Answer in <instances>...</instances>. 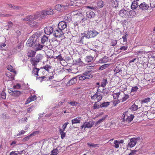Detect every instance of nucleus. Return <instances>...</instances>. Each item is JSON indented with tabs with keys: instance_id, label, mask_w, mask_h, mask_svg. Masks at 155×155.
Segmentation results:
<instances>
[{
	"instance_id": "f257e3e1",
	"label": "nucleus",
	"mask_w": 155,
	"mask_h": 155,
	"mask_svg": "<svg viewBox=\"0 0 155 155\" xmlns=\"http://www.w3.org/2000/svg\"><path fill=\"white\" fill-rule=\"evenodd\" d=\"M98 34L99 33L95 30H89L85 32L84 36L87 38H89L94 37Z\"/></svg>"
},
{
	"instance_id": "f03ea898",
	"label": "nucleus",
	"mask_w": 155,
	"mask_h": 155,
	"mask_svg": "<svg viewBox=\"0 0 155 155\" xmlns=\"http://www.w3.org/2000/svg\"><path fill=\"white\" fill-rule=\"evenodd\" d=\"M91 71H86L81 74L78 76L79 77V80L81 81L84 80L92 78L93 75L91 73Z\"/></svg>"
},
{
	"instance_id": "7ed1b4c3",
	"label": "nucleus",
	"mask_w": 155,
	"mask_h": 155,
	"mask_svg": "<svg viewBox=\"0 0 155 155\" xmlns=\"http://www.w3.org/2000/svg\"><path fill=\"white\" fill-rule=\"evenodd\" d=\"M43 56L42 55L38 54L35 58H32L30 59V61L32 65L35 67L37 66L38 62L42 59Z\"/></svg>"
},
{
	"instance_id": "20e7f679",
	"label": "nucleus",
	"mask_w": 155,
	"mask_h": 155,
	"mask_svg": "<svg viewBox=\"0 0 155 155\" xmlns=\"http://www.w3.org/2000/svg\"><path fill=\"white\" fill-rule=\"evenodd\" d=\"M39 41V39L37 37L36 38L34 35H33L32 37H31L30 39L27 41V46L29 47H32L35 45L36 42H38Z\"/></svg>"
},
{
	"instance_id": "39448f33",
	"label": "nucleus",
	"mask_w": 155,
	"mask_h": 155,
	"mask_svg": "<svg viewBox=\"0 0 155 155\" xmlns=\"http://www.w3.org/2000/svg\"><path fill=\"white\" fill-rule=\"evenodd\" d=\"M41 15L39 12H37L34 15H30L27 16L25 18H23V20L25 21H31L33 20H39V17Z\"/></svg>"
},
{
	"instance_id": "423d86ee",
	"label": "nucleus",
	"mask_w": 155,
	"mask_h": 155,
	"mask_svg": "<svg viewBox=\"0 0 155 155\" xmlns=\"http://www.w3.org/2000/svg\"><path fill=\"white\" fill-rule=\"evenodd\" d=\"M41 15L39 17L38 20H40L41 18H43L45 16L48 15H52L53 14V10L51 9H49L46 10L42 11L41 14L39 13Z\"/></svg>"
},
{
	"instance_id": "0eeeda50",
	"label": "nucleus",
	"mask_w": 155,
	"mask_h": 155,
	"mask_svg": "<svg viewBox=\"0 0 155 155\" xmlns=\"http://www.w3.org/2000/svg\"><path fill=\"white\" fill-rule=\"evenodd\" d=\"M127 112H125L122 115L123 121L124 122L129 123L133 120L134 116L132 114H130L128 116L127 115Z\"/></svg>"
},
{
	"instance_id": "6e6552de",
	"label": "nucleus",
	"mask_w": 155,
	"mask_h": 155,
	"mask_svg": "<svg viewBox=\"0 0 155 155\" xmlns=\"http://www.w3.org/2000/svg\"><path fill=\"white\" fill-rule=\"evenodd\" d=\"M94 123V121L92 120L88 122H86L84 123L83 125L81 126V128L82 129L83 128H84V129L86 128H91L93 126Z\"/></svg>"
},
{
	"instance_id": "1a4fd4ad",
	"label": "nucleus",
	"mask_w": 155,
	"mask_h": 155,
	"mask_svg": "<svg viewBox=\"0 0 155 155\" xmlns=\"http://www.w3.org/2000/svg\"><path fill=\"white\" fill-rule=\"evenodd\" d=\"M67 23L64 21H61L59 22L58 25L59 29L61 30H65L66 31L67 30Z\"/></svg>"
},
{
	"instance_id": "9d476101",
	"label": "nucleus",
	"mask_w": 155,
	"mask_h": 155,
	"mask_svg": "<svg viewBox=\"0 0 155 155\" xmlns=\"http://www.w3.org/2000/svg\"><path fill=\"white\" fill-rule=\"evenodd\" d=\"M139 138L137 137L133 138L130 139V141L128 143V145L130 147H134L136 145L137 140H139Z\"/></svg>"
},
{
	"instance_id": "9b49d317",
	"label": "nucleus",
	"mask_w": 155,
	"mask_h": 155,
	"mask_svg": "<svg viewBox=\"0 0 155 155\" xmlns=\"http://www.w3.org/2000/svg\"><path fill=\"white\" fill-rule=\"evenodd\" d=\"M53 28L52 27L47 26L45 28V34L50 35L53 32Z\"/></svg>"
},
{
	"instance_id": "f8f14e48",
	"label": "nucleus",
	"mask_w": 155,
	"mask_h": 155,
	"mask_svg": "<svg viewBox=\"0 0 155 155\" xmlns=\"http://www.w3.org/2000/svg\"><path fill=\"white\" fill-rule=\"evenodd\" d=\"M63 31L59 29L56 30L54 31V35L55 37H60L62 36L63 34Z\"/></svg>"
},
{
	"instance_id": "ddd939ff",
	"label": "nucleus",
	"mask_w": 155,
	"mask_h": 155,
	"mask_svg": "<svg viewBox=\"0 0 155 155\" xmlns=\"http://www.w3.org/2000/svg\"><path fill=\"white\" fill-rule=\"evenodd\" d=\"M36 42L34 47V49L36 51L41 50L43 48V46Z\"/></svg>"
},
{
	"instance_id": "4468645a",
	"label": "nucleus",
	"mask_w": 155,
	"mask_h": 155,
	"mask_svg": "<svg viewBox=\"0 0 155 155\" xmlns=\"http://www.w3.org/2000/svg\"><path fill=\"white\" fill-rule=\"evenodd\" d=\"M9 90L11 91V92H9V93L15 97H18L21 94V92L15 90L12 91L11 90Z\"/></svg>"
},
{
	"instance_id": "2eb2a0df",
	"label": "nucleus",
	"mask_w": 155,
	"mask_h": 155,
	"mask_svg": "<svg viewBox=\"0 0 155 155\" xmlns=\"http://www.w3.org/2000/svg\"><path fill=\"white\" fill-rule=\"evenodd\" d=\"M140 8L143 10L147 9L149 7V5L145 2H143L139 5Z\"/></svg>"
},
{
	"instance_id": "dca6fc26",
	"label": "nucleus",
	"mask_w": 155,
	"mask_h": 155,
	"mask_svg": "<svg viewBox=\"0 0 155 155\" xmlns=\"http://www.w3.org/2000/svg\"><path fill=\"white\" fill-rule=\"evenodd\" d=\"M86 16L88 18H93L95 16V14L93 12L89 11L86 12Z\"/></svg>"
},
{
	"instance_id": "f3484780",
	"label": "nucleus",
	"mask_w": 155,
	"mask_h": 155,
	"mask_svg": "<svg viewBox=\"0 0 155 155\" xmlns=\"http://www.w3.org/2000/svg\"><path fill=\"white\" fill-rule=\"evenodd\" d=\"M128 47L127 45H124L123 44L120 46V48L118 50V51L119 53H120L122 51L127 50L128 49Z\"/></svg>"
},
{
	"instance_id": "a211bd4d",
	"label": "nucleus",
	"mask_w": 155,
	"mask_h": 155,
	"mask_svg": "<svg viewBox=\"0 0 155 155\" xmlns=\"http://www.w3.org/2000/svg\"><path fill=\"white\" fill-rule=\"evenodd\" d=\"M77 79L75 77L72 78L67 83L68 85H71L75 84L77 82Z\"/></svg>"
},
{
	"instance_id": "6ab92c4d",
	"label": "nucleus",
	"mask_w": 155,
	"mask_h": 155,
	"mask_svg": "<svg viewBox=\"0 0 155 155\" xmlns=\"http://www.w3.org/2000/svg\"><path fill=\"white\" fill-rule=\"evenodd\" d=\"M81 117H78L76 118L73 119L72 121V124L80 123L81 120Z\"/></svg>"
},
{
	"instance_id": "aec40b11",
	"label": "nucleus",
	"mask_w": 155,
	"mask_h": 155,
	"mask_svg": "<svg viewBox=\"0 0 155 155\" xmlns=\"http://www.w3.org/2000/svg\"><path fill=\"white\" fill-rule=\"evenodd\" d=\"M113 96L114 99H120L121 97H122V94H120V92L115 93L113 94Z\"/></svg>"
},
{
	"instance_id": "412c9836",
	"label": "nucleus",
	"mask_w": 155,
	"mask_h": 155,
	"mask_svg": "<svg viewBox=\"0 0 155 155\" xmlns=\"http://www.w3.org/2000/svg\"><path fill=\"white\" fill-rule=\"evenodd\" d=\"M138 3L137 2L133 1L131 4V8L132 10L135 9L138 7Z\"/></svg>"
},
{
	"instance_id": "4be33fe9",
	"label": "nucleus",
	"mask_w": 155,
	"mask_h": 155,
	"mask_svg": "<svg viewBox=\"0 0 155 155\" xmlns=\"http://www.w3.org/2000/svg\"><path fill=\"white\" fill-rule=\"evenodd\" d=\"M37 98V97L36 95H34L33 96H31L30 97H29L28 100H27L26 102V104H27L30 102L31 101H34Z\"/></svg>"
},
{
	"instance_id": "5701e85b",
	"label": "nucleus",
	"mask_w": 155,
	"mask_h": 155,
	"mask_svg": "<svg viewBox=\"0 0 155 155\" xmlns=\"http://www.w3.org/2000/svg\"><path fill=\"white\" fill-rule=\"evenodd\" d=\"M120 15L122 17H125L127 14V11L124 9H123L120 10L119 12Z\"/></svg>"
},
{
	"instance_id": "b1692460",
	"label": "nucleus",
	"mask_w": 155,
	"mask_h": 155,
	"mask_svg": "<svg viewBox=\"0 0 155 155\" xmlns=\"http://www.w3.org/2000/svg\"><path fill=\"white\" fill-rule=\"evenodd\" d=\"M93 59V58L91 56H87L84 58L85 62L87 63L91 62L92 61Z\"/></svg>"
},
{
	"instance_id": "393cba45",
	"label": "nucleus",
	"mask_w": 155,
	"mask_h": 155,
	"mask_svg": "<svg viewBox=\"0 0 155 155\" xmlns=\"http://www.w3.org/2000/svg\"><path fill=\"white\" fill-rule=\"evenodd\" d=\"M39 79L40 81L41 82H42V81H48V78H47L45 76H43V77H37L36 78V79L38 80Z\"/></svg>"
},
{
	"instance_id": "a878e982",
	"label": "nucleus",
	"mask_w": 155,
	"mask_h": 155,
	"mask_svg": "<svg viewBox=\"0 0 155 155\" xmlns=\"http://www.w3.org/2000/svg\"><path fill=\"white\" fill-rule=\"evenodd\" d=\"M39 69L36 68H34L33 69L32 71V74L35 75H38V72L39 71Z\"/></svg>"
},
{
	"instance_id": "bb28decb",
	"label": "nucleus",
	"mask_w": 155,
	"mask_h": 155,
	"mask_svg": "<svg viewBox=\"0 0 155 155\" xmlns=\"http://www.w3.org/2000/svg\"><path fill=\"white\" fill-rule=\"evenodd\" d=\"M108 61V58L106 57H104L101 59H100L99 61V63H104L107 62Z\"/></svg>"
},
{
	"instance_id": "cd10ccee",
	"label": "nucleus",
	"mask_w": 155,
	"mask_h": 155,
	"mask_svg": "<svg viewBox=\"0 0 155 155\" xmlns=\"http://www.w3.org/2000/svg\"><path fill=\"white\" fill-rule=\"evenodd\" d=\"M59 132L61 134V137L62 139H63L65 136L66 133L64 132V131H63V130L61 129H60Z\"/></svg>"
},
{
	"instance_id": "c85d7f7f",
	"label": "nucleus",
	"mask_w": 155,
	"mask_h": 155,
	"mask_svg": "<svg viewBox=\"0 0 155 155\" xmlns=\"http://www.w3.org/2000/svg\"><path fill=\"white\" fill-rule=\"evenodd\" d=\"M87 145L88 147L90 148H95L96 147H99V144H95L93 143H87Z\"/></svg>"
},
{
	"instance_id": "c756f323",
	"label": "nucleus",
	"mask_w": 155,
	"mask_h": 155,
	"mask_svg": "<svg viewBox=\"0 0 155 155\" xmlns=\"http://www.w3.org/2000/svg\"><path fill=\"white\" fill-rule=\"evenodd\" d=\"M58 148H59V147H57L55 149L51 151V155H57L59 153L58 150Z\"/></svg>"
},
{
	"instance_id": "7c9ffc66",
	"label": "nucleus",
	"mask_w": 155,
	"mask_h": 155,
	"mask_svg": "<svg viewBox=\"0 0 155 155\" xmlns=\"http://www.w3.org/2000/svg\"><path fill=\"white\" fill-rule=\"evenodd\" d=\"M123 95H124V97H122L121 98H120V100L122 102L126 101L129 98V96L127 94H123Z\"/></svg>"
},
{
	"instance_id": "2f4dec72",
	"label": "nucleus",
	"mask_w": 155,
	"mask_h": 155,
	"mask_svg": "<svg viewBox=\"0 0 155 155\" xmlns=\"http://www.w3.org/2000/svg\"><path fill=\"white\" fill-rule=\"evenodd\" d=\"M107 116V115H106V116L104 117H102L101 118L100 120H99L97 122H96L95 123L96 125H99L104 120L106 117Z\"/></svg>"
},
{
	"instance_id": "473e14b6",
	"label": "nucleus",
	"mask_w": 155,
	"mask_h": 155,
	"mask_svg": "<svg viewBox=\"0 0 155 155\" xmlns=\"http://www.w3.org/2000/svg\"><path fill=\"white\" fill-rule=\"evenodd\" d=\"M104 5V2L102 0L99 1L97 3V5L98 7L100 8L103 7Z\"/></svg>"
},
{
	"instance_id": "72a5a7b5",
	"label": "nucleus",
	"mask_w": 155,
	"mask_h": 155,
	"mask_svg": "<svg viewBox=\"0 0 155 155\" xmlns=\"http://www.w3.org/2000/svg\"><path fill=\"white\" fill-rule=\"evenodd\" d=\"M107 83V81L106 79H103L101 82V86L102 87H105Z\"/></svg>"
},
{
	"instance_id": "f704fd0d",
	"label": "nucleus",
	"mask_w": 155,
	"mask_h": 155,
	"mask_svg": "<svg viewBox=\"0 0 155 155\" xmlns=\"http://www.w3.org/2000/svg\"><path fill=\"white\" fill-rule=\"evenodd\" d=\"M118 2L115 0L112 3V5L113 7L116 8L118 7Z\"/></svg>"
},
{
	"instance_id": "c9c22d12",
	"label": "nucleus",
	"mask_w": 155,
	"mask_h": 155,
	"mask_svg": "<svg viewBox=\"0 0 155 155\" xmlns=\"http://www.w3.org/2000/svg\"><path fill=\"white\" fill-rule=\"evenodd\" d=\"M48 40V37L45 35H44L42 37L41 41L42 43L44 44L45 42L47 41Z\"/></svg>"
},
{
	"instance_id": "e433bc0d",
	"label": "nucleus",
	"mask_w": 155,
	"mask_h": 155,
	"mask_svg": "<svg viewBox=\"0 0 155 155\" xmlns=\"http://www.w3.org/2000/svg\"><path fill=\"white\" fill-rule=\"evenodd\" d=\"M98 90H97V91L94 95L91 97V98L92 100L95 101L97 99L98 93Z\"/></svg>"
},
{
	"instance_id": "4c0bfd02",
	"label": "nucleus",
	"mask_w": 155,
	"mask_h": 155,
	"mask_svg": "<svg viewBox=\"0 0 155 155\" xmlns=\"http://www.w3.org/2000/svg\"><path fill=\"white\" fill-rule=\"evenodd\" d=\"M110 102H104L100 105V107L101 108L107 107L108 106Z\"/></svg>"
},
{
	"instance_id": "58836bf2",
	"label": "nucleus",
	"mask_w": 155,
	"mask_h": 155,
	"mask_svg": "<svg viewBox=\"0 0 155 155\" xmlns=\"http://www.w3.org/2000/svg\"><path fill=\"white\" fill-rule=\"evenodd\" d=\"M13 25V23L11 21H9L8 22V25L6 27H7L6 29L7 30H9L10 28L12 27Z\"/></svg>"
},
{
	"instance_id": "ea45409f",
	"label": "nucleus",
	"mask_w": 155,
	"mask_h": 155,
	"mask_svg": "<svg viewBox=\"0 0 155 155\" xmlns=\"http://www.w3.org/2000/svg\"><path fill=\"white\" fill-rule=\"evenodd\" d=\"M36 52L34 51H31L28 54V56L29 57H34L35 54Z\"/></svg>"
},
{
	"instance_id": "a19ab883",
	"label": "nucleus",
	"mask_w": 155,
	"mask_h": 155,
	"mask_svg": "<svg viewBox=\"0 0 155 155\" xmlns=\"http://www.w3.org/2000/svg\"><path fill=\"white\" fill-rule=\"evenodd\" d=\"M109 64H105L101 66L99 68V69L100 70H103L109 66Z\"/></svg>"
},
{
	"instance_id": "79ce46f5",
	"label": "nucleus",
	"mask_w": 155,
	"mask_h": 155,
	"mask_svg": "<svg viewBox=\"0 0 155 155\" xmlns=\"http://www.w3.org/2000/svg\"><path fill=\"white\" fill-rule=\"evenodd\" d=\"M79 37V38H78V40L76 42L78 43L83 44L84 36H82L81 37Z\"/></svg>"
},
{
	"instance_id": "37998d69",
	"label": "nucleus",
	"mask_w": 155,
	"mask_h": 155,
	"mask_svg": "<svg viewBox=\"0 0 155 155\" xmlns=\"http://www.w3.org/2000/svg\"><path fill=\"white\" fill-rule=\"evenodd\" d=\"M130 109L132 110H136L138 109V106L135 104H134L131 106Z\"/></svg>"
},
{
	"instance_id": "c03bdc74",
	"label": "nucleus",
	"mask_w": 155,
	"mask_h": 155,
	"mask_svg": "<svg viewBox=\"0 0 155 155\" xmlns=\"http://www.w3.org/2000/svg\"><path fill=\"white\" fill-rule=\"evenodd\" d=\"M64 19L65 21H71V16L70 15H66L64 17Z\"/></svg>"
},
{
	"instance_id": "a18cd8bd",
	"label": "nucleus",
	"mask_w": 155,
	"mask_h": 155,
	"mask_svg": "<svg viewBox=\"0 0 155 155\" xmlns=\"http://www.w3.org/2000/svg\"><path fill=\"white\" fill-rule=\"evenodd\" d=\"M135 14V11L133 10H131L129 12V14L128 15H130L132 16H134Z\"/></svg>"
},
{
	"instance_id": "49530a36",
	"label": "nucleus",
	"mask_w": 155,
	"mask_h": 155,
	"mask_svg": "<svg viewBox=\"0 0 155 155\" xmlns=\"http://www.w3.org/2000/svg\"><path fill=\"white\" fill-rule=\"evenodd\" d=\"M68 103L73 106H76L78 104V102L75 101H71L70 102H68Z\"/></svg>"
},
{
	"instance_id": "de8ad7c7",
	"label": "nucleus",
	"mask_w": 155,
	"mask_h": 155,
	"mask_svg": "<svg viewBox=\"0 0 155 155\" xmlns=\"http://www.w3.org/2000/svg\"><path fill=\"white\" fill-rule=\"evenodd\" d=\"M114 143L115 144L114 146L116 148H118L119 147V141L115 140L114 141Z\"/></svg>"
},
{
	"instance_id": "09e8293b",
	"label": "nucleus",
	"mask_w": 155,
	"mask_h": 155,
	"mask_svg": "<svg viewBox=\"0 0 155 155\" xmlns=\"http://www.w3.org/2000/svg\"><path fill=\"white\" fill-rule=\"evenodd\" d=\"M150 98L147 97L142 100L141 102H142V103H147V102L150 101Z\"/></svg>"
},
{
	"instance_id": "8fccbe9b",
	"label": "nucleus",
	"mask_w": 155,
	"mask_h": 155,
	"mask_svg": "<svg viewBox=\"0 0 155 155\" xmlns=\"http://www.w3.org/2000/svg\"><path fill=\"white\" fill-rule=\"evenodd\" d=\"M7 69L11 72H15V71L14 70L12 66L11 65H8L7 67Z\"/></svg>"
},
{
	"instance_id": "3c124183",
	"label": "nucleus",
	"mask_w": 155,
	"mask_h": 155,
	"mask_svg": "<svg viewBox=\"0 0 155 155\" xmlns=\"http://www.w3.org/2000/svg\"><path fill=\"white\" fill-rule=\"evenodd\" d=\"M51 68V67L49 65H46L43 67V68L48 71H49V69Z\"/></svg>"
},
{
	"instance_id": "603ef678",
	"label": "nucleus",
	"mask_w": 155,
	"mask_h": 155,
	"mask_svg": "<svg viewBox=\"0 0 155 155\" xmlns=\"http://www.w3.org/2000/svg\"><path fill=\"white\" fill-rule=\"evenodd\" d=\"M138 89V88L137 86H135L132 87L131 92H135L137 91Z\"/></svg>"
},
{
	"instance_id": "864d4df0",
	"label": "nucleus",
	"mask_w": 155,
	"mask_h": 155,
	"mask_svg": "<svg viewBox=\"0 0 155 155\" xmlns=\"http://www.w3.org/2000/svg\"><path fill=\"white\" fill-rule=\"evenodd\" d=\"M31 138V135H29L23 138L22 139V141L24 142L27 141L28 140Z\"/></svg>"
},
{
	"instance_id": "5fc2aeb1",
	"label": "nucleus",
	"mask_w": 155,
	"mask_h": 155,
	"mask_svg": "<svg viewBox=\"0 0 155 155\" xmlns=\"http://www.w3.org/2000/svg\"><path fill=\"white\" fill-rule=\"evenodd\" d=\"M122 71L121 68H119V67H117L115 69V72H116L115 74H117V73L121 72Z\"/></svg>"
},
{
	"instance_id": "6e6d98bb",
	"label": "nucleus",
	"mask_w": 155,
	"mask_h": 155,
	"mask_svg": "<svg viewBox=\"0 0 155 155\" xmlns=\"http://www.w3.org/2000/svg\"><path fill=\"white\" fill-rule=\"evenodd\" d=\"M117 43V41L116 40H113L111 43V45L112 46H115Z\"/></svg>"
},
{
	"instance_id": "4d7b16f0",
	"label": "nucleus",
	"mask_w": 155,
	"mask_h": 155,
	"mask_svg": "<svg viewBox=\"0 0 155 155\" xmlns=\"http://www.w3.org/2000/svg\"><path fill=\"white\" fill-rule=\"evenodd\" d=\"M22 45L21 44H19L16 48V50L18 52L20 51L21 50Z\"/></svg>"
},
{
	"instance_id": "13d9d810",
	"label": "nucleus",
	"mask_w": 155,
	"mask_h": 155,
	"mask_svg": "<svg viewBox=\"0 0 155 155\" xmlns=\"http://www.w3.org/2000/svg\"><path fill=\"white\" fill-rule=\"evenodd\" d=\"M103 97L100 94V93H98V97L97 98V101L99 102L102 99Z\"/></svg>"
},
{
	"instance_id": "bf43d9fd",
	"label": "nucleus",
	"mask_w": 155,
	"mask_h": 155,
	"mask_svg": "<svg viewBox=\"0 0 155 155\" xmlns=\"http://www.w3.org/2000/svg\"><path fill=\"white\" fill-rule=\"evenodd\" d=\"M61 5H60V4L57 5L55 6V8L58 11H60L61 10Z\"/></svg>"
},
{
	"instance_id": "052dcab7",
	"label": "nucleus",
	"mask_w": 155,
	"mask_h": 155,
	"mask_svg": "<svg viewBox=\"0 0 155 155\" xmlns=\"http://www.w3.org/2000/svg\"><path fill=\"white\" fill-rule=\"evenodd\" d=\"M6 94L4 91H2L1 94V97L3 99H5L6 98Z\"/></svg>"
},
{
	"instance_id": "680f3d73",
	"label": "nucleus",
	"mask_w": 155,
	"mask_h": 155,
	"mask_svg": "<svg viewBox=\"0 0 155 155\" xmlns=\"http://www.w3.org/2000/svg\"><path fill=\"white\" fill-rule=\"evenodd\" d=\"M100 107V105H98L97 102H95L94 105V109H98Z\"/></svg>"
},
{
	"instance_id": "e2e57ef3",
	"label": "nucleus",
	"mask_w": 155,
	"mask_h": 155,
	"mask_svg": "<svg viewBox=\"0 0 155 155\" xmlns=\"http://www.w3.org/2000/svg\"><path fill=\"white\" fill-rule=\"evenodd\" d=\"M21 87V85L20 84H17L16 85H14L13 86V88L14 89H19Z\"/></svg>"
},
{
	"instance_id": "0e129e2a",
	"label": "nucleus",
	"mask_w": 155,
	"mask_h": 155,
	"mask_svg": "<svg viewBox=\"0 0 155 155\" xmlns=\"http://www.w3.org/2000/svg\"><path fill=\"white\" fill-rule=\"evenodd\" d=\"M69 124V123L68 122L65 123L64 125H63L62 128L63 129H62L63 130V131H64L65 129L66 128L67 126V125Z\"/></svg>"
},
{
	"instance_id": "69168bd1",
	"label": "nucleus",
	"mask_w": 155,
	"mask_h": 155,
	"mask_svg": "<svg viewBox=\"0 0 155 155\" xmlns=\"http://www.w3.org/2000/svg\"><path fill=\"white\" fill-rule=\"evenodd\" d=\"M117 100L113 102V104L115 106H116L117 104L119 103L120 102H121L120 99Z\"/></svg>"
},
{
	"instance_id": "338daca9",
	"label": "nucleus",
	"mask_w": 155,
	"mask_h": 155,
	"mask_svg": "<svg viewBox=\"0 0 155 155\" xmlns=\"http://www.w3.org/2000/svg\"><path fill=\"white\" fill-rule=\"evenodd\" d=\"M104 93L106 94H107L109 92V90L107 88H106L104 89L103 90V91H102Z\"/></svg>"
},
{
	"instance_id": "774afa93",
	"label": "nucleus",
	"mask_w": 155,
	"mask_h": 155,
	"mask_svg": "<svg viewBox=\"0 0 155 155\" xmlns=\"http://www.w3.org/2000/svg\"><path fill=\"white\" fill-rule=\"evenodd\" d=\"M137 151L136 150H132L131 151L129 155H136V152Z\"/></svg>"
}]
</instances>
